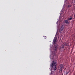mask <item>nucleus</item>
I'll use <instances>...</instances> for the list:
<instances>
[{
  "mask_svg": "<svg viewBox=\"0 0 75 75\" xmlns=\"http://www.w3.org/2000/svg\"><path fill=\"white\" fill-rule=\"evenodd\" d=\"M72 19V18H68V20H71Z\"/></svg>",
  "mask_w": 75,
  "mask_h": 75,
  "instance_id": "8",
  "label": "nucleus"
},
{
  "mask_svg": "<svg viewBox=\"0 0 75 75\" xmlns=\"http://www.w3.org/2000/svg\"><path fill=\"white\" fill-rule=\"evenodd\" d=\"M65 31V26L63 25L59 29L60 33H63Z\"/></svg>",
  "mask_w": 75,
  "mask_h": 75,
  "instance_id": "3",
  "label": "nucleus"
},
{
  "mask_svg": "<svg viewBox=\"0 0 75 75\" xmlns=\"http://www.w3.org/2000/svg\"><path fill=\"white\" fill-rule=\"evenodd\" d=\"M65 46H68V45L67 44H65L62 45V47L63 48H65Z\"/></svg>",
  "mask_w": 75,
  "mask_h": 75,
  "instance_id": "5",
  "label": "nucleus"
},
{
  "mask_svg": "<svg viewBox=\"0 0 75 75\" xmlns=\"http://www.w3.org/2000/svg\"><path fill=\"white\" fill-rule=\"evenodd\" d=\"M69 73V72L68 71L67 72L64 71V75H67V74H68Z\"/></svg>",
  "mask_w": 75,
  "mask_h": 75,
  "instance_id": "7",
  "label": "nucleus"
},
{
  "mask_svg": "<svg viewBox=\"0 0 75 75\" xmlns=\"http://www.w3.org/2000/svg\"><path fill=\"white\" fill-rule=\"evenodd\" d=\"M45 37H46V38H47V37L46 36H45Z\"/></svg>",
  "mask_w": 75,
  "mask_h": 75,
  "instance_id": "11",
  "label": "nucleus"
},
{
  "mask_svg": "<svg viewBox=\"0 0 75 75\" xmlns=\"http://www.w3.org/2000/svg\"><path fill=\"white\" fill-rule=\"evenodd\" d=\"M51 68H52L53 70L55 71L57 69V64L55 61H53L52 62V64L50 65Z\"/></svg>",
  "mask_w": 75,
  "mask_h": 75,
  "instance_id": "1",
  "label": "nucleus"
},
{
  "mask_svg": "<svg viewBox=\"0 0 75 75\" xmlns=\"http://www.w3.org/2000/svg\"><path fill=\"white\" fill-rule=\"evenodd\" d=\"M57 37H55L53 40V44L54 45L55 47V51H56L57 50V48L58 47L57 45H55V42H56V41H57Z\"/></svg>",
  "mask_w": 75,
  "mask_h": 75,
  "instance_id": "2",
  "label": "nucleus"
},
{
  "mask_svg": "<svg viewBox=\"0 0 75 75\" xmlns=\"http://www.w3.org/2000/svg\"><path fill=\"white\" fill-rule=\"evenodd\" d=\"M68 7H69H69H71V5H68Z\"/></svg>",
  "mask_w": 75,
  "mask_h": 75,
  "instance_id": "9",
  "label": "nucleus"
},
{
  "mask_svg": "<svg viewBox=\"0 0 75 75\" xmlns=\"http://www.w3.org/2000/svg\"><path fill=\"white\" fill-rule=\"evenodd\" d=\"M65 23H66V24H69V22L68 20H66L64 22Z\"/></svg>",
  "mask_w": 75,
  "mask_h": 75,
  "instance_id": "6",
  "label": "nucleus"
},
{
  "mask_svg": "<svg viewBox=\"0 0 75 75\" xmlns=\"http://www.w3.org/2000/svg\"><path fill=\"white\" fill-rule=\"evenodd\" d=\"M74 3H75V0H74Z\"/></svg>",
  "mask_w": 75,
  "mask_h": 75,
  "instance_id": "10",
  "label": "nucleus"
},
{
  "mask_svg": "<svg viewBox=\"0 0 75 75\" xmlns=\"http://www.w3.org/2000/svg\"><path fill=\"white\" fill-rule=\"evenodd\" d=\"M60 72L61 71V72H62V69L63 68V64H60Z\"/></svg>",
  "mask_w": 75,
  "mask_h": 75,
  "instance_id": "4",
  "label": "nucleus"
}]
</instances>
